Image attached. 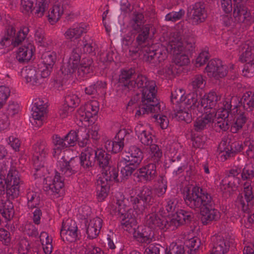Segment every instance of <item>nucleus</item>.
I'll return each instance as SVG.
<instances>
[{
  "label": "nucleus",
  "instance_id": "nucleus-1",
  "mask_svg": "<svg viewBox=\"0 0 254 254\" xmlns=\"http://www.w3.org/2000/svg\"><path fill=\"white\" fill-rule=\"evenodd\" d=\"M132 84V89H142L141 102L135 116L139 117L149 112H159L161 106L156 97L157 90L154 81L149 80L145 75L137 74L134 77Z\"/></svg>",
  "mask_w": 254,
  "mask_h": 254
},
{
  "label": "nucleus",
  "instance_id": "nucleus-2",
  "mask_svg": "<svg viewBox=\"0 0 254 254\" xmlns=\"http://www.w3.org/2000/svg\"><path fill=\"white\" fill-rule=\"evenodd\" d=\"M22 184L19 173L13 168H11L7 175L6 178L0 175V195L6 192L8 199H14L19 194V188Z\"/></svg>",
  "mask_w": 254,
  "mask_h": 254
},
{
  "label": "nucleus",
  "instance_id": "nucleus-3",
  "mask_svg": "<svg viewBox=\"0 0 254 254\" xmlns=\"http://www.w3.org/2000/svg\"><path fill=\"white\" fill-rule=\"evenodd\" d=\"M211 197L210 193L198 187L185 190L183 196L185 204L196 211H198Z\"/></svg>",
  "mask_w": 254,
  "mask_h": 254
},
{
  "label": "nucleus",
  "instance_id": "nucleus-4",
  "mask_svg": "<svg viewBox=\"0 0 254 254\" xmlns=\"http://www.w3.org/2000/svg\"><path fill=\"white\" fill-rule=\"evenodd\" d=\"M130 202L136 214H142L147 206L154 202L152 189L146 186H143L136 192V196L130 197Z\"/></svg>",
  "mask_w": 254,
  "mask_h": 254
},
{
  "label": "nucleus",
  "instance_id": "nucleus-5",
  "mask_svg": "<svg viewBox=\"0 0 254 254\" xmlns=\"http://www.w3.org/2000/svg\"><path fill=\"white\" fill-rule=\"evenodd\" d=\"M175 35L176 37L172 38L169 42L166 50L175 55L174 63L176 65H186L190 63L189 58L186 54H181V52L184 50V46L179 33H177Z\"/></svg>",
  "mask_w": 254,
  "mask_h": 254
},
{
  "label": "nucleus",
  "instance_id": "nucleus-6",
  "mask_svg": "<svg viewBox=\"0 0 254 254\" xmlns=\"http://www.w3.org/2000/svg\"><path fill=\"white\" fill-rule=\"evenodd\" d=\"M242 51L240 60L246 63L243 70V74L248 77H252L254 75V40L246 42Z\"/></svg>",
  "mask_w": 254,
  "mask_h": 254
},
{
  "label": "nucleus",
  "instance_id": "nucleus-7",
  "mask_svg": "<svg viewBox=\"0 0 254 254\" xmlns=\"http://www.w3.org/2000/svg\"><path fill=\"white\" fill-rule=\"evenodd\" d=\"M207 17L206 4L203 2H196L188 8L186 20L192 25H198L203 23Z\"/></svg>",
  "mask_w": 254,
  "mask_h": 254
},
{
  "label": "nucleus",
  "instance_id": "nucleus-8",
  "mask_svg": "<svg viewBox=\"0 0 254 254\" xmlns=\"http://www.w3.org/2000/svg\"><path fill=\"white\" fill-rule=\"evenodd\" d=\"M34 151L33 157V165L36 172L44 169L45 158L48 154L49 148L45 141L40 140L33 147Z\"/></svg>",
  "mask_w": 254,
  "mask_h": 254
},
{
  "label": "nucleus",
  "instance_id": "nucleus-9",
  "mask_svg": "<svg viewBox=\"0 0 254 254\" xmlns=\"http://www.w3.org/2000/svg\"><path fill=\"white\" fill-rule=\"evenodd\" d=\"M215 202L212 196L199 210L202 223L207 225L213 221H216L220 217L219 211L215 208Z\"/></svg>",
  "mask_w": 254,
  "mask_h": 254
},
{
  "label": "nucleus",
  "instance_id": "nucleus-10",
  "mask_svg": "<svg viewBox=\"0 0 254 254\" xmlns=\"http://www.w3.org/2000/svg\"><path fill=\"white\" fill-rule=\"evenodd\" d=\"M37 0H21V10L25 14H29L35 9V14L38 17H41L48 8V4L44 1H39L38 4L36 3Z\"/></svg>",
  "mask_w": 254,
  "mask_h": 254
},
{
  "label": "nucleus",
  "instance_id": "nucleus-11",
  "mask_svg": "<svg viewBox=\"0 0 254 254\" xmlns=\"http://www.w3.org/2000/svg\"><path fill=\"white\" fill-rule=\"evenodd\" d=\"M47 102L40 99L35 100L34 105L32 108L33 121L32 124L36 127H39L43 125L46 114V109L48 107Z\"/></svg>",
  "mask_w": 254,
  "mask_h": 254
},
{
  "label": "nucleus",
  "instance_id": "nucleus-12",
  "mask_svg": "<svg viewBox=\"0 0 254 254\" xmlns=\"http://www.w3.org/2000/svg\"><path fill=\"white\" fill-rule=\"evenodd\" d=\"M156 166L155 163H149L137 169L133 174L137 182L147 183L152 181L156 176Z\"/></svg>",
  "mask_w": 254,
  "mask_h": 254
},
{
  "label": "nucleus",
  "instance_id": "nucleus-13",
  "mask_svg": "<svg viewBox=\"0 0 254 254\" xmlns=\"http://www.w3.org/2000/svg\"><path fill=\"white\" fill-rule=\"evenodd\" d=\"M205 70L209 76H213L216 79L222 78L228 73V67L223 64L222 61L219 59H213L210 60Z\"/></svg>",
  "mask_w": 254,
  "mask_h": 254
},
{
  "label": "nucleus",
  "instance_id": "nucleus-14",
  "mask_svg": "<svg viewBox=\"0 0 254 254\" xmlns=\"http://www.w3.org/2000/svg\"><path fill=\"white\" fill-rule=\"evenodd\" d=\"M226 144V141H222L218 147L220 151V158L222 161L234 157L236 153L240 152L243 149L242 144L239 142H234L228 145Z\"/></svg>",
  "mask_w": 254,
  "mask_h": 254
},
{
  "label": "nucleus",
  "instance_id": "nucleus-15",
  "mask_svg": "<svg viewBox=\"0 0 254 254\" xmlns=\"http://www.w3.org/2000/svg\"><path fill=\"white\" fill-rule=\"evenodd\" d=\"M78 228L76 223L75 221L69 219L67 220L61 230V237L62 240L65 242L72 243L77 239Z\"/></svg>",
  "mask_w": 254,
  "mask_h": 254
},
{
  "label": "nucleus",
  "instance_id": "nucleus-16",
  "mask_svg": "<svg viewBox=\"0 0 254 254\" xmlns=\"http://www.w3.org/2000/svg\"><path fill=\"white\" fill-rule=\"evenodd\" d=\"M170 218L168 219L156 213H151L146 216L145 225L152 230L159 228L161 230L171 229Z\"/></svg>",
  "mask_w": 254,
  "mask_h": 254
},
{
  "label": "nucleus",
  "instance_id": "nucleus-17",
  "mask_svg": "<svg viewBox=\"0 0 254 254\" xmlns=\"http://www.w3.org/2000/svg\"><path fill=\"white\" fill-rule=\"evenodd\" d=\"M95 149L87 147L81 152L79 159L80 167L86 171H91L95 166Z\"/></svg>",
  "mask_w": 254,
  "mask_h": 254
},
{
  "label": "nucleus",
  "instance_id": "nucleus-18",
  "mask_svg": "<svg viewBox=\"0 0 254 254\" xmlns=\"http://www.w3.org/2000/svg\"><path fill=\"white\" fill-rule=\"evenodd\" d=\"M193 214L190 211L180 209L176 212L172 218H170L171 229L175 230L178 227L189 224L193 218Z\"/></svg>",
  "mask_w": 254,
  "mask_h": 254
},
{
  "label": "nucleus",
  "instance_id": "nucleus-19",
  "mask_svg": "<svg viewBox=\"0 0 254 254\" xmlns=\"http://www.w3.org/2000/svg\"><path fill=\"white\" fill-rule=\"evenodd\" d=\"M220 98L221 97L214 91H210L207 94L205 95L203 98L200 97V112L202 113L203 109H211L212 110L211 113H214V116H215L217 105Z\"/></svg>",
  "mask_w": 254,
  "mask_h": 254
},
{
  "label": "nucleus",
  "instance_id": "nucleus-20",
  "mask_svg": "<svg viewBox=\"0 0 254 254\" xmlns=\"http://www.w3.org/2000/svg\"><path fill=\"white\" fill-rule=\"evenodd\" d=\"M57 59V55L55 52L47 51L42 54L41 60L44 68L40 70L41 77L47 78L50 75Z\"/></svg>",
  "mask_w": 254,
  "mask_h": 254
},
{
  "label": "nucleus",
  "instance_id": "nucleus-21",
  "mask_svg": "<svg viewBox=\"0 0 254 254\" xmlns=\"http://www.w3.org/2000/svg\"><path fill=\"white\" fill-rule=\"evenodd\" d=\"M136 76L135 69L133 68L122 69L118 79L119 86L124 87L128 90H131L133 80L134 77Z\"/></svg>",
  "mask_w": 254,
  "mask_h": 254
},
{
  "label": "nucleus",
  "instance_id": "nucleus-22",
  "mask_svg": "<svg viewBox=\"0 0 254 254\" xmlns=\"http://www.w3.org/2000/svg\"><path fill=\"white\" fill-rule=\"evenodd\" d=\"M199 99L200 96L198 97L197 92H193L185 96V100L181 103V106H186L188 110L192 112L193 114L197 115L196 112L200 111Z\"/></svg>",
  "mask_w": 254,
  "mask_h": 254
},
{
  "label": "nucleus",
  "instance_id": "nucleus-23",
  "mask_svg": "<svg viewBox=\"0 0 254 254\" xmlns=\"http://www.w3.org/2000/svg\"><path fill=\"white\" fill-rule=\"evenodd\" d=\"M214 113L206 114L201 117L197 118L193 122V127L191 131L201 132L209 127L214 121Z\"/></svg>",
  "mask_w": 254,
  "mask_h": 254
},
{
  "label": "nucleus",
  "instance_id": "nucleus-24",
  "mask_svg": "<svg viewBox=\"0 0 254 254\" xmlns=\"http://www.w3.org/2000/svg\"><path fill=\"white\" fill-rule=\"evenodd\" d=\"M61 164V171L66 176L75 174L79 168V159L77 157H72L69 161L65 160Z\"/></svg>",
  "mask_w": 254,
  "mask_h": 254
},
{
  "label": "nucleus",
  "instance_id": "nucleus-25",
  "mask_svg": "<svg viewBox=\"0 0 254 254\" xmlns=\"http://www.w3.org/2000/svg\"><path fill=\"white\" fill-rule=\"evenodd\" d=\"M233 15L237 23L245 22L250 16L247 7L243 2H234Z\"/></svg>",
  "mask_w": 254,
  "mask_h": 254
},
{
  "label": "nucleus",
  "instance_id": "nucleus-26",
  "mask_svg": "<svg viewBox=\"0 0 254 254\" xmlns=\"http://www.w3.org/2000/svg\"><path fill=\"white\" fill-rule=\"evenodd\" d=\"M64 187V181L61 179L60 173L57 172L52 183L46 184L44 186V190L49 194H58L60 190Z\"/></svg>",
  "mask_w": 254,
  "mask_h": 254
},
{
  "label": "nucleus",
  "instance_id": "nucleus-27",
  "mask_svg": "<svg viewBox=\"0 0 254 254\" xmlns=\"http://www.w3.org/2000/svg\"><path fill=\"white\" fill-rule=\"evenodd\" d=\"M102 220L96 217L89 221L86 227V234L89 239L96 238L99 234L100 230L102 228Z\"/></svg>",
  "mask_w": 254,
  "mask_h": 254
},
{
  "label": "nucleus",
  "instance_id": "nucleus-28",
  "mask_svg": "<svg viewBox=\"0 0 254 254\" xmlns=\"http://www.w3.org/2000/svg\"><path fill=\"white\" fill-rule=\"evenodd\" d=\"M95 163L102 169H107L111 165V155L103 149H95Z\"/></svg>",
  "mask_w": 254,
  "mask_h": 254
},
{
  "label": "nucleus",
  "instance_id": "nucleus-29",
  "mask_svg": "<svg viewBox=\"0 0 254 254\" xmlns=\"http://www.w3.org/2000/svg\"><path fill=\"white\" fill-rule=\"evenodd\" d=\"M128 153L129 155L125 158V161L139 166L143 158V153L141 149L135 145L131 146Z\"/></svg>",
  "mask_w": 254,
  "mask_h": 254
},
{
  "label": "nucleus",
  "instance_id": "nucleus-30",
  "mask_svg": "<svg viewBox=\"0 0 254 254\" xmlns=\"http://www.w3.org/2000/svg\"><path fill=\"white\" fill-rule=\"evenodd\" d=\"M154 233L152 229L145 227L140 231L139 230L134 231V237L140 243L149 244L152 239L154 237Z\"/></svg>",
  "mask_w": 254,
  "mask_h": 254
},
{
  "label": "nucleus",
  "instance_id": "nucleus-31",
  "mask_svg": "<svg viewBox=\"0 0 254 254\" xmlns=\"http://www.w3.org/2000/svg\"><path fill=\"white\" fill-rule=\"evenodd\" d=\"M33 46L29 44L27 46H23L18 49L16 58L21 63H27L33 56Z\"/></svg>",
  "mask_w": 254,
  "mask_h": 254
},
{
  "label": "nucleus",
  "instance_id": "nucleus-32",
  "mask_svg": "<svg viewBox=\"0 0 254 254\" xmlns=\"http://www.w3.org/2000/svg\"><path fill=\"white\" fill-rule=\"evenodd\" d=\"M241 100V97L237 96H230L225 99L223 105L227 109H229V108L231 109L233 114L235 115L242 111Z\"/></svg>",
  "mask_w": 254,
  "mask_h": 254
},
{
  "label": "nucleus",
  "instance_id": "nucleus-33",
  "mask_svg": "<svg viewBox=\"0 0 254 254\" xmlns=\"http://www.w3.org/2000/svg\"><path fill=\"white\" fill-rule=\"evenodd\" d=\"M151 27L150 25L146 24L136 31L138 33V35L136 38V43L138 46H140V48L144 49L145 47H147L146 45L150 29Z\"/></svg>",
  "mask_w": 254,
  "mask_h": 254
},
{
  "label": "nucleus",
  "instance_id": "nucleus-34",
  "mask_svg": "<svg viewBox=\"0 0 254 254\" xmlns=\"http://www.w3.org/2000/svg\"><path fill=\"white\" fill-rule=\"evenodd\" d=\"M25 78L27 82H30L32 84H37L41 83V79L44 78L41 77V74L39 73V71H37L35 67H29L25 70Z\"/></svg>",
  "mask_w": 254,
  "mask_h": 254
},
{
  "label": "nucleus",
  "instance_id": "nucleus-35",
  "mask_svg": "<svg viewBox=\"0 0 254 254\" xmlns=\"http://www.w3.org/2000/svg\"><path fill=\"white\" fill-rule=\"evenodd\" d=\"M102 171L103 177H99L98 180H103L109 184L113 181L119 182L118 170L115 167L110 165L107 169H102Z\"/></svg>",
  "mask_w": 254,
  "mask_h": 254
},
{
  "label": "nucleus",
  "instance_id": "nucleus-36",
  "mask_svg": "<svg viewBox=\"0 0 254 254\" xmlns=\"http://www.w3.org/2000/svg\"><path fill=\"white\" fill-rule=\"evenodd\" d=\"M79 65L78 64L77 73L79 76L83 77L85 74L90 73L93 71V61L89 58L82 59L79 62Z\"/></svg>",
  "mask_w": 254,
  "mask_h": 254
},
{
  "label": "nucleus",
  "instance_id": "nucleus-37",
  "mask_svg": "<svg viewBox=\"0 0 254 254\" xmlns=\"http://www.w3.org/2000/svg\"><path fill=\"white\" fill-rule=\"evenodd\" d=\"M162 157V151L160 147L156 144H152L149 147L148 159L150 163L159 164Z\"/></svg>",
  "mask_w": 254,
  "mask_h": 254
},
{
  "label": "nucleus",
  "instance_id": "nucleus-38",
  "mask_svg": "<svg viewBox=\"0 0 254 254\" xmlns=\"http://www.w3.org/2000/svg\"><path fill=\"white\" fill-rule=\"evenodd\" d=\"M188 165L180 157H177L171 160L170 167L172 170L173 174L174 176H178L181 174L187 168Z\"/></svg>",
  "mask_w": 254,
  "mask_h": 254
},
{
  "label": "nucleus",
  "instance_id": "nucleus-39",
  "mask_svg": "<svg viewBox=\"0 0 254 254\" xmlns=\"http://www.w3.org/2000/svg\"><path fill=\"white\" fill-rule=\"evenodd\" d=\"M142 126L140 125L137 126L135 128V132L143 144L150 146L153 144L152 135L149 131L142 130Z\"/></svg>",
  "mask_w": 254,
  "mask_h": 254
},
{
  "label": "nucleus",
  "instance_id": "nucleus-40",
  "mask_svg": "<svg viewBox=\"0 0 254 254\" xmlns=\"http://www.w3.org/2000/svg\"><path fill=\"white\" fill-rule=\"evenodd\" d=\"M241 109L248 112L252 111L254 107V94L251 91L247 92L241 97Z\"/></svg>",
  "mask_w": 254,
  "mask_h": 254
},
{
  "label": "nucleus",
  "instance_id": "nucleus-41",
  "mask_svg": "<svg viewBox=\"0 0 254 254\" xmlns=\"http://www.w3.org/2000/svg\"><path fill=\"white\" fill-rule=\"evenodd\" d=\"M110 184L105 183L103 180H97V196L100 200H104L107 197L110 189Z\"/></svg>",
  "mask_w": 254,
  "mask_h": 254
},
{
  "label": "nucleus",
  "instance_id": "nucleus-42",
  "mask_svg": "<svg viewBox=\"0 0 254 254\" xmlns=\"http://www.w3.org/2000/svg\"><path fill=\"white\" fill-rule=\"evenodd\" d=\"M84 32L85 29L81 26L70 28L65 32L64 36L67 39L73 41L80 38Z\"/></svg>",
  "mask_w": 254,
  "mask_h": 254
},
{
  "label": "nucleus",
  "instance_id": "nucleus-43",
  "mask_svg": "<svg viewBox=\"0 0 254 254\" xmlns=\"http://www.w3.org/2000/svg\"><path fill=\"white\" fill-rule=\"evenodd\" d=\"M125 133V130H120L116 135V140L112 142V151L114 153H117L123 149L124 146V138L122 136Z\"/></svg>",
  "mask_w": 254,
  "mask_h": 254
},
{
  "label": "nucleus",
  "instance_id": "nucleus-44",
  "mask_svg": "<svg viewBox=\"0 0 254 254\" xmlns=\"http://www.w3.org/2000/svg\"><path fill=\"white\" fill-rule=\"evenodd\" d=\"M236 120L231 127V130L233 132H237L239 129H241L243 125L246 123L247 118L244 113L238 112Z\"/></svg>",
  "mask_w": 254,
  "mask_h": 254
},
{
  "label": "nucleus",
  "instance_id": "nucleus-45",
  "mask_svg": "<svg viewBox=\"0 0 254 254\" xmlns=\"http://www.w3.org/2000/svg\"><path fill=\"white\" fill-rule=\"evenodd\" d=\"M125 166L121 171L123 180H127L132 174L133 175V172L138 167L131 162L125 161Z\"/></svg>",
  "mask_w": 254,
  "mask_h": 254
},
{
  "label": "nucleus",
  "instance_id": "nucleus-46",
  "mask_svg": "<svg viewBox=\"0 0 254 254\" xmlns=\"http://www.w3.org/2000/svg\"><path fill=\"white\" fill-rule=\"evenodd\" d=\"M29 31V29L28 27L24 26L21 28L16 36L12 39L11 44L14 47L18 46L25 40Z\"/></svg>",
  "mask_w": 254,
  "mask_h": 254
},
{
  "label": "nucleus",
  "instance_id": "nucleus-47",
  "mask_svg": "<svg viewBox=\"0 0 254 254\" xmlns=\"http://www.w3.org/2000/svg\"><path fill=\"white\" fill-rule=\"evenodd\" d=\"M77 65L67 62L65 63L60 68V72L64 75L63 78H67L69 75L73 74L77 69Z\"/></svg>",
  "mask_w": 254,
  "mask_h": 254
},
{
  "label": "nucleus",
  "instance_id": "nucleus-48",
  "mask_svg": "<svg viewBox=\"0 0 254 254\" xmlns=\"http://www.w3.org/2000/svg\"><path fill=\"white\" fill-rule=\"evenodd\" d=\"M185 251L184 245L177 243H172L165 249V254H184Z\"/></svg>",
  "mask_w": 254,
  "mask_h": 254
},
{
  "label": "nucleus",
  "instance_id": "nucleus-49",
  "mask_svg": "<svg viewBox=\"0 0 254 254\" xmlns=\"http://www.w3.org/2000/svg\"><path fill=\"white\" fill-rule=\"evenodd\" d=\"M184 46V50L192 52L195 49V39L194 37L192 35H186L184 38V42H182Z\"/></svg>",
  "mask_w": 254,
  "mask_h": 254
},
{
  "label": "nucleus",
  "instance_id": "nucleus-50",
  "mask_svg": "<svg viewBox=\"0 0 254 254\" xmlns=\"http://www.w3.org/2000/svg\"><path fill=\"white\" fill-rule=\"evenodd\" d=\"M186 247L188 248V253L190 254H195L196 250H197L200 246V241L197 237H193L185 243Z\"/></svg>",
  "mask_w": 254,
  "mask_h": 254
},
{
  "label": "nucleus",
  "instance_id": "nucleus-51",
  "mask_svg": "<svg viewBox=\"0 0 254 254\" xmlns=\"http://www.w3.org/2000/svg\"><path fill=\"white\" fill-rule=\"evenodd\" d=\"M98 103L96 101H92L86 105L85 110L87 111V115L85 114L86 119H90L97 115L99 111Z\"/></svg>",
  "mask_w": 254,
  "mask_h": 254
},
{
  "label": "nucleus",
  "instance_id": "nucleus-52",
  "mask_svg": "<svg viewBox=\"0 0 254 254\" xmlns=\"http://www.w3.org/2000/svg\"><path fill=\"white\" fill-rule=\"evenodd\" d=\"M205 84V80L200 74L196 75L192 78L191 85L194 92H196L197 90L199 89L203 88Z\"/></svg>",
  "mask_w": 254,
  "mask_h": 254
},
{
  "label": "nucleus",
  "instance_id": "nucleus-53",
  "mask_svg": "<svg viewBox=\"0 0 254 254\" xmlns=\"http://www.w3.org/2000/svg\"><path fill=\"white\" fill-rule=\"evenodd\" d=\"M156 49L152 46L145 47L142 49V53H143V60L146 62L153 64V61H154V56L156 54Z\"/></svg>",
  "mask_w": 254,
  "mask_h": 254
},
{
  "label": "nucleus",
  "instance_id": "nucleus-54",
  "mask_svg": "<svg viewBox=\"0 0 254 254\" xmlns=\"http://www.w3.org/2000/svg\"><path fill=\"white\" fill-rule=\"evenodd\" d=\"M19 111L20 106L17 102L10 101L7 106L5 116H7V118L9 116L13 117L18 114Z\"/></svg>",
  "mask_w": 254,
  "mask_h": 254
},
{
  "label": "nucleus",
  "instance_id": "nucleus-55",
  "mask_svg": "<svg viewBox=\"0 0 254 254\" xmlns=\"http://www.w3.org/2000/svg\"><path fill=\"white\" fill-rule=\"evenodd\" d=\"M28 199V206L33 208L37 207L40 203V197L37 193L33 191H29L27 194Z\"/></svg>",
  "mask_w": 254,
  "mask_h": 254
},
{
  "label": "nucleus",
  "instance_id": "nucleus-56",
  "mask_svg": "<svg viewBox=\"0 0 254 254\" xmlns=\"http://www.w3.org/2000/svg\"><path fill=\"white\" fill-rule=\"evenodd\" d=\"M64 101L67 107L72 109L79 105L80 100L77 95L69 94L65 96Z\"/></svg>",
  "mask_w": 254,
  "mask_h": 254
},
{
  "label": "nucleus",
  "instance_id": "nucleus-57",
  "mask_svg": "<svg viewBox=\"0 0 254 254\" xmlns=\"http://www.w3.org/2000/svg\"><path fill=\"white\" fill-rule=\"evenodd\" d=\"M64 139L67 147L74 146L78 141L77 133L75 130H71L64 137Z\"/></svg>",
  "mask_w": 254,
  "mask_h": 254
},
{
  "label": "nucleus",
  "instance_id": "nucleus-58",
  "mask_svg": "<svg viewBox=\"0 0 254 254\" xmlns=\"http://www.w3.org/2000/svg\"><path fill=\"white\" fill-rule=\"evenodd\" d=\"M240 180L238 177H226L222 180V184L227 186L229 188L234 190L237 188L240 184Z\"/></svg>",
  "mask_w": 254,
  "mask_h": 254
},
{
  "label": "nucleus",
  "instance_id": "nucleus-59",
  "mask_svg": "<svg viewBox=\"0 0 254 254\" xmlns=\"http://www.w3.org/2000/svg\"><path fill=\"white\" fill-rule=\"evenodd\" d=\"M144 19V15L141 12H134L133 13L132 21L134 23L132 24V28L135 31H138L142 28V23Z\"/></svg>",
  "mask_w": 254,
  "mask_h": 254
},
{
  "label": "nucleus",
  "instance_id": "nucleus-60",
  "mask_svg": "<svg viewBox=\"0 0 254 254\" xmlns=\"http://www.w3.org/2000/svg\"><path fill=\"white\" fill-rule=\"evenodd\" d=\"M185 92L184 90L179 89L175 90L171 93V102L173 104H178L181 103L182 101H184L185 96H184Z\"/></svg>",
  "mask_w": 254,
  "mask_h": 254
},
{
  "label": "nucleus",
  "instance_id": "nucleus-61",
  "mask_svg": "<svg viewBox=\"0 0 254 254\" xmlns=\"http://www.w3.org/2000/svg\"><path fill=\"white\" fill-rule=\"evenodd\" d=\"M185 14V11L183 9H180L179 11H172L165 16V20L172 22H176L181 19Z\"/></svg>",
  "mask_w": 254,
  "mask_h": 254
},
{
  "label": "nucleus",
  "instance_id": "nucleus-62",
  "mask_svg": "<svg viewBox=\"0 0 254 254\" xmlns=\"http://www.w3.org/2000/svg\"><path fill=\"white\" fill-rule=\"evenodd\" d=\"M243 180H251L254 178V166L252 164H247L243 168L241 173Z\"/></svg>",
  "mask_w": 254,
  "mask_h": 254
},
{
  "label": "nucleus",
  "instance_id": "nucleus-63",
  "mask_svg": "<svg viewBox=\"0 0 254 254\" xmlns=\"http://www.w3.org/2000/svg\"><path fill=\"white\" fill-rule=\"evenodd\" d=\"M167 57V52L161 48L156 50V54L153 61V65L157 66L162 61H164Z\"/></svg>",
  "mask_w": 254,
  "mask_h": 254
},
{
  "label": "nucleus",
  "instance_id": "nucleus-64",
  "mask_svg": "<svg viewBox=\"0 0 254 254\" xmlns=\"http://www.w3.org/2000/svg\"><path fill=\"white\" fill-rule=\"evenodd\" d=\"M165 249L159 244H151L147 248L144 254H161Z\"/></svg>",
  "mask_w": 254,
  "mask_h": 254
}]
</instances>
